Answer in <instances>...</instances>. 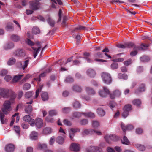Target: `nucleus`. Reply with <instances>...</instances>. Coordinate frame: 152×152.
Segmentation results:
<instances>
[{"instance_id":"1","label":"nucleus","mask_w":152,"mask_h":152,"mask_svg":"<svg viewBox=\"0 0 152 152\" xmlns=\"http://www.w3.org/2000/svg\"><path fill=\"white\" fill-rule=\"evenodd\" d=\"M0 95L4 98H7L11 96V99L13 100L16 97L15 93L12 90L7 88H0Z\"/></svg>"},{"instance_id":"2","label":"nucleus","mask_w":152,"mask_h":152,"mask_svg":"<svg viewBox=\"0 0 152 152\" xmlns=\"http://www.w3.org/2000/svg\"><path fill=\"white\" fill-rule=\"evenodd\" d=\"M102 77L104 83L107 84H110L112 81V78L110 75L108 73L103 72L102 75Z\"/></svg>"},{"instance_id":"3","label":"nucleus","mask_w":152,"mask_h":152,"mask_svg":"<svg viewBox=\"0 0 152 152\" xmlns=\"http://www.w3.org/2000/svg\"><path fill=\"white\" fill-rule=\"evenodd\" d=\"M11 103L10 101H6L3 104V107L2 108V111L5 114H7L8 111L11 110Z\"/></svg>"},{"instance_id":"4","label":"nucleus","mask_w":152,"mask_h":152,"mask_svg":"<svg viewBox=\"0 0 152 152\" xmlns=\"http://www.w3.org/2000/svg\"><path fill=\"white\" fill-rule=\"evenodd\" d=\"M13 55L15 56L21 58L25 56L26 52L22 48H19L14 51L13 52Z\"/></svg>"},{"instance_id":"5","label":"nucleus","mask_w":152,"mask_h":152,"mask_svg":"<svg viewBox=\"0 0 152 152\" xmlns=\"http://www.w3.org/2000/svg\"><path fill=\"white\" fill-rule=\"evenodd\" d=\"M104 138L108 143H112V141H117L118 139V137L113 134L110 135H106L104 137Z\"/></svg>"},{"instance_id":"6","label":"nucleus","mask_w":152,"mask_h":152,"mask_svg":"<svg viewBox=\"0 0 152 152\" xmlns=\"http://www.w3.org/2000/svg\"><path fill=\"white\" fill-rule=\"evenodd\" d=\"M34 126L35 125L39 129L42 128L43 125V120L40 118H37L34 120V122H33Z\"/></svg>"},{"instance_id":"7","label":"nucleus","mask_w":152,"mask_h":152,"mask_svg":"<svg viewBox=\"0 0 152 152\" xmlns=\"http://www.w3.org/2000/svg\"><path fill=\"white\" fill-rule=\"evenodd\" d=\"M30 9L32 10H36L38 8L39 3L34 1H31L29 2Z\"/></svg>"},{"instance_id":"8","label":"nucleus","mask_w":152,"mask_h":152,"mask_svg":"<svg viewBox=\"0 0 152 152\" xmlns=\"http://www.w3.org/2000/svg\"><path fill=\"white\" fill-rule=\"evenodd\" d=\"M103 89V91H100L99 92V94L102 97H106L108 95L110 94V92L106 87H104Z\"/></svg>"},{"instance_id":"9","label":"nucleus","mask_w":152,"mask_h":152,"mask_svg":"<svg viewBox=\"0 0 152 152\" xmlns=\"http://www.w3.org/2000/svg\"><path fill=\"white\" fill-rule=\"evenodd\" d=\"M79 145L75 143H72L70 146V150L74 152H77L80 150Z\"/></svg>"},{"instance_id":"10","label":"nucleus","mask_w":152,"mask_h":152,"mask_svg":"<svg viewBox=\"0 0 152 152\" xmlns=\"http://www.w3.org/2000/svg\"><path fill=\"white\" fill-rule=\"evenodd\" d=\"M23 119L25 122H29V124L32 126H33V122H34V119L31 118L30 116L26 115L23 118Z\"/></svg>"},{"instance_id":"11","label":"nucleus","mask_w":152,"mask_h":152,"mask_svg":"<svg viewBox=\"0 0 152 152\" xmlns=\"http://www.w3.org/2000/svg\"><path fill=\"white\" fill-rule=\"evenodd\" d=\"M35 44L39 45V47L37 49L36 48L33 47H32V48L34 50V51L33 52V56L34 58H35L37 56L38 53L39 51V50L41 48V46L40 42L39 41L36 42H35Z\"/></svg>"},{"instance_id":"12","label":"nucleus","mask_w":152,"mask_h":152,"mask_svg":"<svg viewBox=\"0 0 152 152\" xmlns=\"http://www.w3.org/2000/svg\"><path fill=\"white\" fill-rule=\"evenodd\" d=\"M87 152H102L100 148L95 146H92L90 147L87 150Z\"/></svg>"},{"instance_id":"13","label":"nucleus","mask_w":152,"mask_h":152,"mask_svg":"<svg viewBox=\"0 0 152 152\" xmlns=\"http://www.w3.org/2000/svg\"><path fill=\"white\" fill-rule=\"evenodd\" d=\"M14 47V43L12 42H9L6 44L4 46V50H7L12 49Z\"/></svg>"},{"instance_id":"14","label":"nucleus","mask_w":152,"mask_h":152,"mask_svg":"<svg viewBox=\"0 0 152 152\" xmlns=\"http://www.w3.org/2000/svg\"><path fill=\"white\" fill-rule=\"evenodd\" d=\"M121 126L123 131L124 132L126 130H131L133 129V127L132 125H129L126 126L124 125L123 123H121Z\"/></svg>"},{"instance_id":"15","label":"nucleus","mask_w":152,"mask_h":152,"mask_svg":"<svg viewBox=\"0 0 152 152\" xmlns=\"http://www.w3.org/2000/svg\"><path fill=\"white\" fill-rule=\"evenodd\" d=\"M7 152H13L14 150V145L11 144L7 145L5 148Z\"/></svg>"},{"instance_id":"16","label":"nucleus","mask_w":152,"mask_h":152,"mask_svg":"<svg viewBox=\"0 0 152 152\" xmlns=\"http://www.w3.org/2000/svg\"><path fill=\"white\" fill-rule=\"evenodd\" d=\"M142 49V48L139 46L135 47L134 48V51L130 53V55L132 56H134L137 54V50H141Z\"/></svg>"},{"instance_id":"17","label":"nucleus","mask_w":152,"mask_h":152,"mask_svg":"<svg viewBox=\"0 0 152 152\" xmlns=\"http://www.w3.org/2000/svg\"><path fill=\"white\" fill-rule=\"evenodd\" d=\"M121 95L120 91L118 90H115L112 94H110V96L111 98L112 99H114L115 96L119 97Z\"/></svg>"},{"instance_id":"18","label":"nucleus","mask_w":152,"mask_h":152,"mask_svg":"<svg viewBox=\"0 0 152 152\" xmlns=\"http://www.w3.org/2000/svg\"><path fill=\"white\" fill-rule=\"evenodd\" d=\"M86 73L89 77H94L96 75L94 71L91 69H89L87 70Z\"/></svg>"},{"instance_id":"19","label":"nucleus","mask_w":152,"mask_h":152,"mask_svg":"<svg viewBox=\"0 0 152 152\" xmlns=\"http://www.w3.org/2000/svg\"><path fill=\"white\" fill-rule=\"evenodd\" d=\"M94 130L91 129H86L83 130L82 134L83 135H84L85 134H94Z\"/></svg>"},{"instance_id":"20","label":"nucleus","mask_w":152,"mask_h":152,"mask_svg":"<svg viewBox=\"0 0 152 152\" xmlns=\"http://www.w3.org/2000/svg\"><path fill=\"white\" fill-rule=\"evenodd\" d=\"M85 90L88 95H94L95 93L94 91L91 88L87 87L86 88Z\"/></svg>"},{"instance_id":"21","label":"nucleus","mask_w":152,"mask_h":152,"mask_svg":"<svg viewBox=\"0 0 152 152\" xmlns=\"http://www.w3.org/2000/svg\"><path fill=\"white\" fill-rule=\"evenodd\" d=\"M10 39L14 42H18L20 39L19 36L15 34H13L11 35L10 37Z\"/></svg>"},{"instance_id":"22","label":"nucleus","mask_w":152,"mask_h":152,"mask_svg":"<svg viewBox=\"0 0 152 152\" xmlns=\"http://www.w3.org/2000/svg\"><path fill=\"white\" fill-rule=\"evenodd\" d=\"M38 133L35 131H33L30 135V137L31 139L36 140L37 139L38 137Z\"/></svg>"},{"instance_id":"23","label":"nucleus","mask_w":152,"mask_h":152,"mask_svg":"<svg viewBox=\"0 0 152 152\" xmlns=\"http://www.w3.org/2000/svg\"><path fill=\"white\" fill-rule=\"evenodd\" d=\"M4 113L0 111V119L2 124H4L7 121V120L6 118H4Z\"/></svg>"},{"instance_id":"24","label":"nucleus","mask_w":152,"mask_h":152,"mask_svg":"<svg viewBox=\"0 0 152 152\" xmlns=\"http://www.w3.org/2000/svg\"><path fill=\"white\" fill-rule=\"evenodd\" d=\"M43 87L42 84L39 85V88L36 90L35 92V98H37L39 96L40 92L41 91Z\"/></svg>"},{"instance_id":"25","label":"nucleus","mask_w":152,"mask_h":152,"mask_svg":"<svg viewBox=\"0 0 152 152\" xmlns=\"http://www.w3.org/2000/svg\"><path fill=\"white\" fill-rule=\"evenodd\" d=\"M47 22L52 27H53L54 26L55 23V21L50 17H49L47 19Z\"/></svg>"},{"instance_id":"26","label":"nucleus","mask_w":152,"mask_h":152,"mask_svg":"<svg viewBox=\"0 0 152 152\" xmlns=\"http://www.w3.org/2000/svg\"><path fill=\"white\" fill-rule=\"evenodd\" d=\"M64 138L61 136L58 137L56 139V142L59 144H62L64 142Z\"/></svg>"},{"instance_id":"27","label":"nucleus","mask_w":152,"mask_h":152,"mask_svg":"<svg viewBox=\"0 0 152 152\" xmlns=\"http://www.w3.org/2000/svg\"><path fill=\"white\" fill-rule=\"evenodd\" d=\"M29 60H26L24 61L23 63V65H22V64L21 62L20 63L21 66V67L23 70H24L27 67V66L28 65V64H29Z\"/></svg>"},{"instance_id":"28","label":"nucleus","mask_w":152,"mask_h":152,"mask_svg":"<svg viewBox=\"0 0 152 152\" xmlns=\"http://www.w3.org/2000/svg\"><path fill=\"white\" fill-rule=\"evenodd\" d=\"M6 29L7 31H13L14 28L12 26V23H7L6 27Z\"/></svg>"},{"instance_id":"29","label":"nucleus","mask_w":152,"mask_h":152,"mask_svg":"<svg viewBox=\"0 0 152 152\" xmlns=\"http://www.w3.org/2000/svg\"><path fill=\"white\" fill-rule=\"evenodd\" d=\"M146 87L145 84L142 83L140 85L138 88V91L140 92H144L145 91Z\"/></svg>"},{"instance_id":"30","label":"nucleus","mask_w":152,"mask_h":152,"mask_svg":"<svg viewBox=\"0 0 152 152\" xmlns=\"http://www.w3.org/2000/svg\"><path fill=\"white\" fill-rule=\"evenodd\" d=\"M86 28V27L79 25L77 27L75 28L72 31V32L74 33L75 32L77 31L78 30H85Z\"/></svg>"},{"instance_id":"31","label":"nucleus","mask_w":152,"mask_h":152,"mask_svg":"<svg viewBox=\"0 0 152 152\" xmlns=\"http://www.w3.org/2000/svg\"><path fill=\"white\" fill-rule=\"evenodd\" d=\"M51 132V129L50 127H46L43 130V133L45 134H50Z\"/></svg>"},{"instance_id":"32","label":"nucleus","mask_w":152,"mask_h":152,"mask_svg":"<svg viewBox=\"0 0 152 152\" xmlns=\"http://www.w3.org/2000/svg\"><path fill=\"white\" fill-rule=\"evenodd\" d=\"M23 75H18L15 76L12 80V81L13 83H15L17 82L23 76Z\"/></svg>"},{"instance_id":"33","label":"nucleus","mask_w":152,"mask_h":152,"mask_svg":"<svg viewBox=\"0 0 152 152\" xmlns=\"http://www.w3.org/2000/svg\"><path fill=\"white\" fill-rule=\"evenodd\" d=\"M73 90L76 92H80L82 89L80 87L77 85H75L73 87Z\"/></svg>"},{"instance_id":"34","label":"nucleus","mask_w":152,"mask_h":152,"mask_svg":"<svg viewBox=\"0 0 152 152\" xmlns=\"http://www.w3.org/2000/svg\"><path fill=\"white\" fill-rule=\"evenodd\" d=\"M42 99L43 101L48 100V95L46 92L43 93L41 95Z\"/></svg>"},{"instance_id":"35","label":"nucleus","mask_w":152,"mask_h":152,"mask_svg":"<svg viewBox=\"0 0 152 152\" xmlns=\"http://www.w3.org/2000/svg\"><path fill=\"white\" fill-rule=\"evenodd\" d=\"M97 113L98 115L101 116H103L105 114V111L103 109L101 108L97 109Z\"/></svg>"},{"instance_id":"36","label":"nucleus","mask_w":152,"mask_h":152,"mask_svg":"<svg viewBox=\"0 0 152 152\" xmlns=\"http://www.w3.org/2000/svg\"><path fill=\"white\" fill-rule=\"evenodd\" d=\"M132 103L134 105L138 107L140 105L141 102L140 100L139 99H135L132 101Z\"/></svg>"},{"instance_id":"37","label":"nucleus","mask_w":152,"mask_h":152,"mask_svg":"<svg viewBox=\"0 0 152 152\" xmlns=\"http://www.w3.org/2000/svg\"><path fill=\"white\" fill-rule=\"evenodd\" d=\"M83 114L85 117H88L91 118H94L95 117L94 114L91 112L88 113H83Z\"/></svg>"},{"instance_id":"38","label":"nucleus","mask_w":152,"mask_h":152,"mask_svg":"<svg viewBox=\"0 0 152 152\" xmlns=\"http://www.w3.org/2000/svg\"><path fill=\"white\" fill-rule=\"evenodd\" d=\"M118 77L119 79H123L126 80L127 79V75L125 74H122L119 73L118 75Z\"/></svg>"},{"instance_id":"39","label":"nucleus","mask_w":152,"mask_h":152,"mask_svg":"<svg viewBox=\"0 0 152 152\" xmlns=\"http://www.w3.org/2000/svg\"><path fill=\"white\" fill-rule=\"evenodd\" d=\"M122 143L124 144L128 145L129 143V141L127 137L125 136L123 137V139L121 140Z\"/></svg>"},{"instance_id":"40","label":"nucleus","mask_w":152,"mask_h":152,"mask_svg":"<svg viewBox=\"0 0 152 152\" xmlns=\"http://www.w3.org/2000/svg\"><path fill=\"white\" fill-rule=\"evenodd\" d=\"M32 33L35 34H39L40 33V30L37 27H34L32 29Z\"/></svg>"},{"instance_id":"41","label":"nucleus","mask_w":152,"mask_h":152,"mask_svg":"<svg viewBox=\"0 0 152 152\" xmlns=\"http://www.w3.org/2000/svg\"><path fill=\"white\" fill-rule=\"evenodd\" d=\"M16 62V59L14 58H10L7 62V64L9 65H12L14 64Z\"/></svg>"},{"instance_id":"42","label":"nucleus","mask_w":152,"mask_h":152,"mask_svg":"<svg viewBox=\"0 0 152 152\" xmlns=\"http://www.w3.org/2000/svg\"><path fill=\"white\" fill-rule=\"evenodd\" d=\"M140 60L142 62H146L149 61L150 58L147 56H144L140 58Z\"/></svg>"},{"instance_id":"43","label":"nucleus","mask_w":152,"mask_h":152,"mask_svg":"<svg viewBox=\"0 0 152 152\" xmlns=\"http://www.w3.org/2000/svg\"><path fill=\"white\" fill-rule=\"evenodd\" d=\"M25 112L27 113H29L31 112L32 110V107L31 105H28L26 107L25 109Z\"/></svg>"},{"instance_id":"44","label":"nucleus","mask_w":152,"mask_h":152,"mask_svg":"<svg viewBox=\"0 0 152 152\" xmlns=\"http://www.w3.org/2000/svg\"><path fill=\"white\" fill-rule=\"evenodd\" d=\"M135 145L136 147L140 151H144L145 149V147L143 145L139 144H136Z\"/></svg>"},{"instance_id":"45","label":"nucleus","mask_w":152,"mask_h":152,"mask_svg":"<svg viewBox=\"0 0 152 152\" xmlns=\"http://www.w3.org/2000/svg\"><path fill=\"white\" fill-rule=\"evenodd\" d=\"M82 114H83V113L75 112L73 113V116L75 118H78L81 117Z\"/></svg>"},{"instance_id":"46","label":"nucleus","mask_w":152,"mask_h":152,"mask_svg":"<svg viewBox=\"0 0 152 152\" xmlns=\"http://www.w3.org/2000/svg\"><path fill=\"white\" fill-rule=\"evenodd\" d=\"M31 87V85L28 83H26L23 86V89L24 90H27L30 89Z\"/></svg>"},{"instance_id":"47","label":"nucleus","mask_w":152,"mask_h":152,"mask_svg":"<svg viewBox=\"0 0 152 152\" xmlns=\"http://www.w3.org/2000/svg\"><path fill=\"white\" fill-rule=\"evenodd\" d=\"M33 94V92L31 91L27 92L25 94V96L26 98H29L32 96Z\"/></svg>"},{"instance_id":"48","label":"nucleus","mask_w":152,"mask_h":152,"mask_svg":"<svg viewBox=\"0 0 152 152\" xmlns=\"http://www.w3.org/2000/svg\"><path fill=\"white\" fill-rule=\"evenodd\" d=\"M74 80L71 76H69L66 77L65 81L66 83H71L73 82Z\"/></svg>"},{"instance_id":"49","label":"nucleus","mask_w":152,"mask_h":152,"mask_svg":"<svg viewBox=\"0 0 152 152\" xmlns=\"http://www.w3.org/2000/svg\"><path fill=\"white\" fill-rule=\"evenodd\" d=\"M132 109L131 105L130 104H128L125 105L124 109V110L127 111L129 112V111L131 110Z\"/></svg>"},{"instance_id":"50","label":"nucleus","mask_w":152,"mask_h":152,"mask_svg":"<svg viewBox=\"0 0 152 152\" xmlns=\"http://www.w3.org/2000/svg\"><path fill=\"white\" fill-rule=\"evenodd\" d=\"M37 147L38 148L40 149H45L47 148V146L45 144H39L38 145Z\"/></svg>"},{"instance_id":"51","label":"nucleus","mask_w":152,"mask_h":152,"mask_svg":"<svg viewBox=\"0 0 152 152\" xmlns=\"http://www.w3.org/2000/svg\"><path fill=\"white\" fill-rule=\"evenodd\" d=\"M80 106V103L77 101H75L73 104V107L75 108H79Z\"/></svg>"},{"instance_id":"52","label":"nucleus","mask_w":152,"mask_h":152,"mask_svg":"<svg viewBox=\"0 0 152 152\" xmlns=\"http://www.w3.org/2000/svg\"><path fill=\"white\" fill-rule=\"evenodd\" d=\"M111 67L112 69H116L118 68V64L117 63L113 62L111 64Z\"/></svg>"},{"instance_id":"53","label":"nucleus","mask_w":152,"mask_h":152,"mask_svg":"<svg viewBox=\"0 0 152 152\" xmlns=\"http://www.w3.org/2000/svg\"><path fill=\"white\" fill-rule=\"evenodd\" d=\"M125 45L126 46V48H130L134 46V44L131 42H126L125 43Z\"/></svg>"},{"instance_id":"54","label":"nucleus","mask_w":152,"mask_h":152,"mask_svg":"<svg viewBox=\"0 0 152 152\" xmlns=\"http://www.w3.org/2000/svg\"><path fill=\"white\" fill-rule=\"evenodd\" d=\"M57 113V111L54 110H51L49 111V114L50 116H53L54 115H56Z\"/></svg>"},{"instance_id":"55","label":"nucleus","mask_w":152,"mask_h":152,"mask_svg":"<svg viewBox=\"0 0 152 152\" xmlns=\"http://www.w3.org/2000/svg\"><path fill=\"white\" fill-rule=\"evenodd\" d=\"M71 110L70 107H65L62 109V112L64 113H68Z\"/></svg>"},{"instance_id":"56","label":"nucleus","mask_w":152,"mask_h":152,"mask_svg":"<svg viewBox=\"0 0 152 152\" xmlns=\"http://www.w3.org/2000/svg\"><path fill=\"white\" fill-rule=\"evenodd\" d=\"M14 130L18 134H20V128L19 126H14Z\"/></svg>"},{"instance_id":"57","label":"nucleus","mask_w":152,"mask_h":152,"mask_svg":"<svg viewBox=\"0 0 152 152\" xmlns=\"http://www.w3.org/2000/svg\"><path fill=\"white\" fill-rule=\"evenodd\" d=\"M69 137L70 138L71 140L72 141H74V140L73 137L75 135V134L72 132L70 130L69 132Z\"/></svg>"},{"instance_id":"58","label":"nucleus","mask_w":152,"mask_h":152,"mask_svg":"<svg viewBox=\"0 0 152 152\" xmlns=\"http://www.w3.org/2000/svg\"><path fill=\"white\" fill-rule=\"evenodd\" d=\"M129 114V112L124 110V111L122 114L123 117L126 118L128 116Z\"/></svg>"},{"instance_id":"59","label":"nucleus","mask_w":152,"mask_h":152,"mask_svg":"<svg viewBox=\"0 0 152 152\" xmlns=\"http://www.w3.org/2000/svg\"><path fill=\"white\" fill-rule=\"evenodd\" d=\"M8 73V71L7 70H2L0 72V75L3 76L6 75Z\"/></svg>"},{"instance_id":"60","label":"nucleus","mask_w":152,"mask_h":152,"mask_svg":"<svg viewBox=\"0 0 152 152\" xmlns=\"http://www.w3.org/2000/svg\"><path fill=\"white\" fill-rule=\"evenodd\" d=\"M63 123L64 124L67 126H70L71 125V122L67 119H64L63 121Z\"/></svg>"},{"instance_id":"61","label":"nucleus","mask_w":152,"mask_h":152,"mask_svg":"<svg viewBox=\"0 0 152 152\" xmlns=\"http://www.w3.org/2000/svg\"><path fill=\"white\" fill-rule=\"evenodd\" d=\"M26 42L27 44L30 46H33L35 44L34 43L28 39H26Z\"/></svg>"},{"instance_id":"62","label":"nucleus","mask_w":152,"mask_h":152,"mask_svg":"<svg viewBox=\"0 0 152 152\" xmlns=\"http://www.w3.org/2000/svg\"><path fill=\"white\" fill-rule=\"evenodd\" d=\"M99 126V122L97 121H93L92 122V126L94 128H96Z\"/></svg>"},{"instance_id":"63","label":"nucleus","mask_w":152,"mask_h":152,"mask_svg":"<svg viewBox=\"0 0 152 152\" xmlns=\"http://www.w3.org/2000/svg\"><path fill=\"white\" fill-rule=\"evenodd\" d=\"M94 56L95 58H102L103 56L102 53L101 52H98L94 55Z\"/></svg>"},{"instance_id":"64","label":"nucleus","mask_w":152,"mask_h":152,"mask_svg":"<svg viewBox=\"0 0 152 152\" xmlns=\"http://www.w3.org/2000/svg\"><path fill=\"white\" fill-rule=\"evenodd\" d=\"M88 123L87 120L86 119H83L80 121V124L81 125H85L86 124Z\"/></svg>"}]
</instances>
